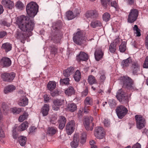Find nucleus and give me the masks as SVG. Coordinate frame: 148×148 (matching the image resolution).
<instances>
[{"mask_svg":"<svg viewBox=\"0 0 148 148\" xmlns=\"http://www.w3.org/2000/svg\"><path fill=\"white\" fill-rule=\"evenodd\" d=\"M16 22L18 27L23 31L30 32L34 29V23L27 16L24 15L20 16L18 18Z\"/></svg>","mask_w":148,"mask_h":148,"instance_id":"1","label":"nucleus"},{"mask_svg":"<svg viewBox=\"0 0 148 148\" xmlns=\"http://www.w3.org/2000/svg\"><path fill=\"white\" fill-rule=\"evenodd\" d=\"M74 35V36L73 38V42L78 45H81L86 40L90 41L92 40L87 39L85 36V32L79 29H78V31Z\"/></svg>","mask_w":148,"mask_h":148,"instance_id":"2","label":"nucleus"},{"mask_svg":"<svg viewBox=\"0 0 148 148\" xmlns=\"http://www.w3.org/2000/svg\"><path fill=\"white\" fill-rule=\"evenodd\" d=\"M38 5L35 2H31L27 4L26 10L27 15L30 17L33 18L37 14L38 11Z\"/></svg>","mask_w":148,"mask_h":148,"instance_id":"3","label":"nucleus"},{"mask_svg":"<svg viewBox=\"0 0 148 148\" xmlns=\"http://www.w3.org/2000/svg\"><path fill=\"white\" fill-rule=\"evenodd\" d=\"M116 97L119 101L122 103L128 102L130 98L122 89L118 90Z\"/></svg>","mask_w":148,"mask_h":148,"instance_id":"4","label":"nucleus"},{"mask_svg":"<svg viewBox=\"0 0 148 148\" xmlns=\"http://www.w3.org/2000/svg\"><path fill=\"white\" fill-rule=\"evenodd\" d=\"M123 82V86L130 90H134V86L132 79L129 77L124 76L121 77V79Z\"/></svg>","mask_w":148,"mask_h":148,"instance_id":"5","label":"nucleus"},{"mask_svg":"<svg viewBox=\"0 0 148 148\" xmlns=\"http://www.w3.org/2000/svg\"><path fill=\"white\" fill-rule=\"evenodd\" d=\"M138 14V12L137 9L131 10L128 16V22L130 23L134 22L136 20Z\"/></svg>","mask_w":148,"mask_h":148,"instance_id":"6","label":"nucleus"},{"mask_svg":"<svg viewBox=\"0 0 148 148\" xmlns=\"http://www.w3.org/2000/svg\"><path fill=\"white\" fill-rule=\"evenodd\" d=\"M137 127L141 129L145 126V119L141 115H137L135 116Z\"/></svg>","mask_w":148,"mask_h":148,"instance_id":"7","label":"nucleus"},{"mask_svg":"<svg viewBox=\"0 0 148 148\" xmlns=\"http://www.w3.org/2000/svg\"><path fill=\"white\" fill-rule=\"evenodd\" d=\"M127 109L122 105L118 106L116 109V112L119 118L122 119L127 113Z\"/></svg>","mask_w":148,"mask_h":148,"instance_id":"8","label":"nucleus"},{"mask_svg":"<svg viewBox=\"0 0 148 148\" xmlns=\"http://www.w3.org/2000/svg\"><path fill=\"white\" fill-rule=\"evenodd\" d=\"M15 74L14 72L4 73L1 74V77L3 80L8 82L12 81L15 77Z\"/></svg>","mask_w":148,"mask_h":148,"instance_id":"9","label":"nucleus"},{"mask_svg":"<svg viewBox=\"0 0 148 148\" xmlns=\"http://www.w3.org/2000/svg\"><path fill=\"white\" fill-rule=\"evenodd\" d=\"M95 136L99 139L103 138L105 134V132L103 128L101 127H96L94 133Z\"/></svg>","mask_w":148,"mask_h":148,"instance_id":"10","label":"nucleus"},{"mask_svg":"<svg viewBox=\"0 0 148 148\" xmlns=\"http://www.w3.org/2000/svg\"><path fill=\"white\" fill-rule=\"evenodd\" d=\"M93 120L92 117L90 116L85 118L84 125L86 129L87 130H92L93 129V125H91L90 123Z\"/></svg>","mask_w":148,"mask_h":148,"instance_id":"11","label":"nucleus"},{"mask_svg":"<svg viewBox=\"0 0 148 148\" xmlns=\"http://www.w3.org/2000/svg\"><path fill=\"white\" fill-rule=\"evenodd\" d=\"M75 122L73 120L69 121L66 126V131L68 135H70L72 133L74 130Z\"/></svg>","mask_w":148,"mask_h":148,"instance_id":"12","label":"nucleus"},{"mask_svg":"<svg viewBox=\"0 0 148 148\" xmlns=\"http://www.w3.org/2000/svg\"><path fill=\"white\" fill-rule=\"evenodd\" d=\"M79 14V12L78 10L76 9L73 13L72 11H69L67 12L66 13V16L68 20H71Z\"/></svg>","mask_w":148,"mask_h":148,"instance_id":"13","label":"nucleus"},{"mask_svg":"<svg viewBox=\"0 0 148 148\" xmlns=\"http://www.w3.org/2000/svg\"><path fill=\"white\" fill-rule=\"evenodd\" d=\"M1 65L3 67H8L11 64V61L10 59L8 57H3L0 61Z\"/></svg>","mask_w":148,"mask_h":148,"instance_id":"14","label":"nucleus"},{"mask_svg":"<svg viewBox=\"0 0 148 148\" xmlns=\"http://www.w3.org/2000/svg\"><path fill=\"white\" fill-rule=\"evenodd\" d=\"M87 18H94L98 16L97 12L95 10H91L86 11L85 14Z\"/></svg>","mask_w":148,"mask_h":148,"instance_id":"15","label":"nucleus"},{"mask_svg":"<svg viewBox=\"0 0 148 148\" xmlns=\"http://www.w3.org/2000/svg\"><path fill=\"white\" fill-rule=\"evenodd\" d=\"M64 103L63 100L61 99H57L53 101L54 105L52 107L53 109L55 111L58 110L60 106Z\"/></svg>","mask_w":148,"mask_h":148,"instance_id":"16","label":"nucleus"},{"mask_svg":"<svg viewBox=\"0 0 148 148\" xmlns=\"http://www.w3.org/2000/svg\"><path fill=\"white\" fill-rule=\"evenodd\" d=\"M77 59L79 61H86L88 59V55L84 52L81 51L77 56Z\"/></svg>","mask_w":148,"mask_h":148,"instance_id":"17","label":"nucleus"},{"mask_svg":"<svg viewBox=\"0 0 148 148\" xmlns=\"http://www.w3.org/2000/svg\"><path fill=\"white\" fill-rule=\"evenodd\" d=\"M1 3L3 5L9 9H12L14 5L13 2L10 0H3Z\"/></svg>","mask_w":148,"mask_h":148,"instance_id":"18","label":"nucleus"},{"mask_svg":"<svg viewBox=\"0 0 148 148\" xmlns=\"http://www.w3.org/2000/svg\"><path fill=\"white\" fill-rule=\"evenodd\" d=\"M94 55L96 60L97 61H99L102 58L103 53L101 49H98L96 50Z\"/></svg>","mask_w":148,"mask_h":148,"instance_id":"19","label":"nucleus"},{"mask_svg":"<svg viewBox=\"0 0 148 148\" xmlns=\"http://www.w3.org/2000/svg\"><path fill=\"white\" fill-rule=\"evenodd\" d=\"M78 135L77 134H74L73 141L71 143V147L74 148L77 147L78 145Z\"/></svg>","mask_w":148,"mask_h":148,"instance_id":"20","label":"nucleus"},{"mask_svg":"<svg viewBox=\"0 0 148 148\" xmlns=\"http://www.w3.org/2000/svg\"><path fill=\"white\" fill-rule=\"evenodd\" d=\"M74 72V68L73 67H71L63 71V75L65 77H68L73 74Z\"/></svg>","mask_w":148,"mask_h":148,"instance_id":"21","label":"nucleus"},{"mask_svg":"<svg viewBox=\"0 0 148 148\" xmlns=\"http://www.w3.org/2000/svg\"><path fill=\"white\" fill-rule=\"evenodd\" d=\"M28 103V99L25 96L22 97L18 103V104L21 106H25Z\"/></svg>","mask_w":148,"mask_h":148,"instance_id":"22","label":"nucleus"},{"mask_svg":"<svg viewBox=\"0 0 148 148\" xmlns=\"http://www.w3.org/2000/svg\"><path fill=\"white\" fill-rule=\"evenodd\" d=\"M16 89L14 86L12 85H10L5 87L4 90V93L7 94L13 92Z\"/></svg>","mask_w":148,"mask_h":148,"instance_id":"23","label":"nucleus"},{"mask_svg":"<svg viewBox=\"0 0 148 148\" xmlns=\"http://www.w3.org/2000/svg\"><path fill=\"white\" fill-rule=\"evenodd\" d=\"M49 110V106L48 104H45L41 109V112L43 116H46L48 114V112Z\"/></svg>","mask_w":148,"mask_h":148,"instance_id":"24","label":"nucleus"},{"mask_svg":"<svg viewBox=\"0 0 148 148\" xmlns=\"http://www.w3.org/2000/svg\"><path fill=\"white\" fill-rule=\"evenodd\" d=\"M131 57H129L126 59L123 60L121 63V65L124 68L128 66L130 64L132 63V62Z\"/></svg>","mask_w":148,"mask_h":148,"instance_id":"25","label":"nucleus"},{"mask_svg":"<svg viewBox=\"0 0 148 148\" xmlns=\"http://www.w3.org/2000/svg\"><path fill=\"white\" fill-rule=\"evenodd\" d=\"M91 26L93 28L100 27L102 26V25L101 22L99 20H93L91 22L90 24Z\"/></svg>","mask_w":148,"mask_h":148,"instance_id":"26","label":"nucleus"},{"mask_svg":"<svg viewBox=\"0 0 148 148\" xmlns=\"http://www.w3.org/2000/svg\"><path fill=\"white\" fill-rule=\"evenodd\" d=\"M56 86V83L54 81H49L47 85L48 89L50 91L53 90L55 88Z\"/></svg>","mask_w":148,"mask_h":148,"instance_id":"27","label":"nucleus"},{"mask_svg":"<svg viewBox=\"0 0 148 148\" xmlns=\"http://www.w3.org/2000/svg\"><path fill=\"white\" fill-rule=\"evenodd\" d=\"M18 141L22 146H24L26 144L27 138L25 137L21 136L18 138Z\"/></svg>","mask_w":148,"mask_h":148,"instance_id":"28","label":"nucleus"},{"mask_svg":"<svg viewBox=\"0 0 148 148\" xmlns=\"http://www.w3.org/2000/svg\"><path fill=\"white\" fill-rule=\"evenodd\" d=\"M77 108L76 104L73 103H70L67 105V109L68 110L71 112H74Z\"/></svg>","mask_w":148,"mask_h":148,"instance_id":"29","label":"nucleus"},{"mask_svg":"<svg viewBox=\"0 0 148 148\" xmlns=\"http://www.w3.org/2000/svg\"><path fill=\"white\" fill-rule=\"evenodd\" d=\"M65 92L68 96H71L75 94V91L72 87L70 86L65 90Z\"/></svg>","mask_w":148,"mask_h":148,"instance_id":"30","label":"nucleus"},{"mask_svg":"<svg viewBox=\"0 0 148 148\" xmlns=\"http://www.w3.org/2000/svg\"><path fill=\"white\" fill-rule=\"evenodd\" d=\"M12 45L10 43L6 42L3 44L2 48L5 50L6 52H8L11 50Z\"/></svg>","mask_w":148,"mask_h":148,"instance_id":"31","label":"nucleus"},{"mask_svg":"<svg viewBox=\"0 0 148 148\" xmlns=\"http://www.w3.org/2000/svg\"><path fill=\"white\" fill-rule=\"evenodd\" d=\"M28 123L27 121H25L22 123L18 127V130L21 131L25 130L28 127Z\"/></svg>","mask_w":148,"mask_h":148,"instance_id":"32","label":"nucleus"},{"mask_svg":"<svg viewBox=\"0 0 148 148\" xmlns=\"http://www.w3.org/2000/svg\"><path fill=\"white\" fill-rule=\"evenodd\" d=\"M16 36L17 38L21 40H24L27 37L25 35H24V33L22 32L19 31L16 32Z\"/></svg>","mask_w":148,"mask_h":148,"instance_id":"33","label":"nucleus"},{"mask_svg":"<svg viewBox=\"0 0 148 148\" xmlns=\"http://www.w3.org/2000/svg\"><path fill=\"white\" fill-rule=\"evenodd\" d=\"M84 104L86 106H92L93 104L92 99L89 97H86L85 100Z\"/></svg>","mask_w":148,"mask_h":148,"instance_id":"34","label":"nucleus"},{"mask_svg":"<svg viewBox=\"0 0 148 148\" xmlns=\"http://www.w3.org/2000/svg\"><path fill=\"white\" fill-rule=\"evenodd\" d=\"M100 75L99 77V81L100 82L103 83L106 79V77L105 73L103 71H100L99 72Z\"/></svg>","mask_w":148,"mask_h":148,"instance_id":"35","label":"nucleus"},{"mask_svg":"<svg viewBox=\"0 0 148 148\" xmlns=\"http://www.w3.org/2000/svg\"><path fill=\"white\" fill-rule=\"evenodd\" d=\"M73 77L75 80L77 82L79 81L81 78V73L79 70H77L75 73Z\"/></svg>","mask_w":148,"mask_h":148,"instance_id":"36","label":"nucleus"},{"mask_svg":"<svg viewBox=\"0 0 148 148\" xmlns=\"http://www.w3.org/2000/svg\"><path fill=\"white\" fill-rule=\"evenodd\" d=\"M57 129L53 127H49L48 128L47 133L50 135H53L56 133Z\"/></svg>","mask_w":148,"mask_h":148,"instance_id":"37","label":"nucleus"},{"mask_svg":"<svg viewBox=\"0 0 148 148\" xmlns=\"http://www.w3.org/2000/svg\"><path fill=\"white\" fill-rule=\"evenodd\" d=\"M126 42H122L119 47V50L121 52H124L126 50Z\"/></svg>","mask_w":148,"mask_h":148,"instance_id":"38","label":"nucleus"},{"mask_svg":"<svg viewBox=\"0 0 148 148\" xmlns=\"http://www.w3.org/2000/svg\"><path fill=\"white\" fill-rule=\"evenodd\" d=\"M28 113L25 112L23 114L21 115L18 119V121L20 122H22L25 119H26L28 117Z\"/></svg>","mask_w":148,"mask_h":148,"instance_id":"39","label":"nucleus"},{"mask_svg":"<svg viewBox=\"0 0 148 148\" xmlns=\"http://www.w3.org/2000/svg\"><path fill=\"white\" fill-rule=\"evenodd\" d=\"M88 80L89 83L90 84H92L95 83L96 82L95 77L92 75L88 76Z\"/></svg>","mask_w":148,"mask_h":148,"instance_id":"40","label":"nucleus"},{"mask_svg":"<svg viewBox=\"0 0 148 148\" xmlns=\"http://www.w3.org/2000/svg\"><path fill=\"white\" fill-rule=\"evenodd\" d=\"M110 18V15L108 13L106 12L103 15V20L106 21H108Z\"/></svg>","mask_w":148,"mask_h":148,"instance_id":"41","label":"nucleus"},{"mask_svg":"<svg viewBox=\"0 0 148 148\" xmlns=\"http://www.w3.org/2000/svg\"><path fill=\"white\" fill-rule=\"evenodd\" d=\"M70 81L69 78H66L64 79H61L60 80V83L61 85L64 84L68 85L69 84Z\"/></svg>","mask_w":148,"mask_h":148,"instance_id":"42","label":"nucleus"},{"mask_svg":"<svg viewBox=\"0 0 148 148\" xmlns=\"http://www.w3.org/2000/svg\"><path fill=\"white\" fill-rule=\"evenodd\" d=\"M109 49L110 52L112 53H114L116 50V45L114 44V42H112L110 44L109 46Z\"/></svg>","mask_w":148,"mask_h":148,"instance_id":"43","label":"nucleus"},{"mask_svg":"<svg viewBox=\"0 0 148 148\" xmlns=\"http://www.w3.org/2000/svg\"><path fill=\"white\" fill-rule=\"evenodd\" d=\"M15 6L18 9L21 10L24 7V5L21 2L18 1L16 2Z\"/></svg>","mask_w":148,"mask_h":148,"instance_id":"44","label":"nucleus"},{"mask_svg":"<svg viewBox=\"0 0 148 148\" xmlns=\"http://www.w3.org/2000/svg\"><path fill=\"white\" fill-rule=\"evenodd\" d=\"M86 134L85 133H83L81 134L80 142L82 144H83L86 141Z\"/></svg>","mask_w":148,"mask_h":148,"instance_id":"45","label":"nucleus"},{"mask_svg":"<svg viewBox=\"0 0 148 148\" xmlns=\"http://www.w3.org/2000/svg\"><path fill=\"white\" fill-rule=\"evenodd\" d=\"M22 109L21 108H14L11 109V111L14 114H18L21 111Z\"/></svg>","mask_w":148,"mask_h":148,"instance_id":"46","label":"nucleus"},{"mask_svg":"<svg viewBox=\"0 0 148 148\" xmlns=\"http://www.w3.org/2000/svg\"><path fill=\"white\" fill-rule=\"evenodd\" d=\"M131 69L133 75H137L139 73V72L140 69V67H136V68L133 67V68H131Z\"/></svg>","mask_w":148,"mask_h":148,"instance_id":"47","label":"nucleus"},{"mask_svg":"<svg viewBox=\"0 0 148 148\" xmlns=\"http://www.w3.org/2000/svg\"><path fill=\"white\" fill-rule=\"evenodd\" d=\"M108 5L114 7L116 9L118 8L117 3L115 1H112L111 0H110V1H109Z\"/></svg>","mask_w":148,"mask_h":148,"instance_id":"48","label":"nucleus"},{"mask_svg":"<svg viewBox=\"0 0 148 148\" xmlns=\"http://www.w3.org/2000/svg\"><path fill=\"white\" fill-rule=\"evenodd\" d=\"M101 1L102 5L104 7L106 8L108 3L110 1V0H101Z\"/></svg>","mask_w":148,"mask_h":148,"instance_id":"49","label":"nucleus"},{"mask_svg":"<svg viewBox=\"0 0 148 148\" xmlns=\"http://www.w3.org/2000/svg\"><path fill=\"white\" fill-rule=\"evenodd\" d=\"M104 125L105 127H109L110 124V120L108 119H105L104 120L103 122Z\"/></svg>","mask_w":148,"mask_h":148,"instance_id":"50","label":"nucleus"},{"mask_svg":"<svg viewBox=\"0 0 148 148\" xmlns=\"http://www.w3.org/2000/svg\"><path fill=\"white\" fill-rule=\"evenodd\" d=\"M136 67H140V64L136 61H132V63L131 68H133V67L136 68Z\"/></svg>","mask_w":148,"mask_h":148,"instance_id":"51","label":"nucleus"},{"mask_svg":"<svg viewBox=\"0 0 148 148\" xmlns=\"http://www.w3.org/2000/svg\"><path fill=\"white\" fill-rule=\"evenodd\" d=\"M44 102L45 103H48L49 102L50 99L49 96L47 94H45L44 95Z\"/></svg>","mask_w":148,"mask_h":148,"instance_id":"52","label":"nucleus"},{"mask_svg":"<svg viewBox=\"0 0 148 148\" xmlns=\"http://www.w3.org/2000/svg\"><path fill=\"white\" fill-rule=\"evenodd\" d=\"M59 122L60 123H64L65 124L66 122V119L63 116H61L60 117L59 119Z\"/></svg>","mask_w":148,"mask_h":148,"instance_id":"53","label":"nucleus"},{"mask_svg":"<svg viewBox=\"0 0 148 148\" xmlns=\"http://www.w3.org/2000/svg\"><path fill=\"white\" fill-rule=\"evenodd\" d=\"M143 67L145 68H148V56H147L143 64Z\"/></svg>","mask_w":148,"mask_h":148,"instance_id":"54","label":"nucleus"},{"mask_svg":"<svg viewBox=\"0 0 148 148\" xmlns=\"http://www.w3.org/2000/svg\"><path fill=\"white\" fill-rule=\"evenodd\" d=\"M0 24L1 25H3L4 26H7V27H9L10 25V23H7L6 21H1Z\"/></svg>","mask_w":148,"mask_h":148,"instance_id":"55","label":"nucleus"},{"mask_svg":"<svg viewBox=\"0 0 148 148\" xmlns=\"http://www.w3.org/2000/svg\"><path fill=\"white\" fill-rule=\"evenodd\" d=\"M36 128L34 126L31 127L29 129V133H31L35 132Z\"/></svg>","mask_w":148,"mask_h":148,"instance_id":"56","label":"nucleus"},{"mask_svg":"<svg viewBox=\"0 0 148 148\" xmlns=\"http://www.w3.org/2000/svg\"><path fill=\"white\" fill-rule=\"evenodd\" d=\"M88 89L87 88H86L85 90L82 92V96L85 97L88 94Z\"/></svg>","mask_w":148,"mask_h":148,"instance_id":"57","label":"nucleus"},{"mask_svg":"<svg viewBox=\"0 0 148 148\" xmlns=\"http://www.w3.org/2000/svg\"><path fill=\"white\" fill-rule=\"evenodd\" d=\"M132 148H141V145L138 143H137L133 146Z\"/></svg>","mask_w":148,"mask_h":148,"instance_id":"58","label":"nucleus"},{"mask_svg":"<svg viewBox=\"0 0 148 148\" xmlns=\"http://www.w3.org/2000/svg\"><path fill=\"white\" fill-rule=\"evenodd\" d=\"M2 107L4 111H5V110L6 111L8 110V109L6 108V104L5 103L3 102L2 103Z\"/></svg>","mask_w":148,"mask_h":148,"instance_id":"59","label":"nucleus"},{"mask_svg":"<svg viewBox=\"0 0 148 148\" xmlns=\"http://www.w3.org/2000/svg\"><path fill=\"white\" fill-rule=\"evenodd\" d=\"M57 49L56 47H53L51 49V52L52 53L55 54L57 53Z\"/></svg>","mask_w":148,"mask_h":148,"instance_id":"60","label":"nucleus"},{"mask_svg":"<svg viewBox=\"0 0 148 148\" xmlns=\"http://www.w3.org/2000/svg\"><path fill=\"white\" fill-rule=\"evenodd\" d=\"M89 106H85L84 108V113H85L86 114L88 113L89 111V110L88 108V107Z\"/></svg>","mask_w":148,"mask_h":148,"instance_id":"61","label":"nucleus"},{"mask_svg":"<svg viewBox=\"0 0 148 148\" xmlns=\"http://www.w3.org/2000/svg\"><path fill=\"white\" fill-rule=\"evenodd\" d=\"M65 124L64 123H59V127L60 129H62L65 126Z\"/></svg>","mask_w":148,"mask_h":148,"instance_id":"62","label":"nucleus"},{"mask_svg":"<svg viewBox=\"0 0 148 148\" xmlns=\"http://www.w3.org/2000/svg\"><path fill=\"white\" fill-rule=\"evenodd\" d=\"M6 35L5 32L3 31L0 32V38H2Z\"/></svg>","mask_w":148,"mask_h":148,"instance_id":"63","label":"nucleus"},{"mask_svg":"<svg viewBox=\"0 0 148 148\" xmlns=\"http://www.w3.org/2000/svg\"><path fill=\"white\" fill-rule=\"evenodd\" d=\"M133 29L134 32L137 31L139 30V29L138 28L137 25H134V26L133 27Z\"/></svg>","mask_w":148,"mask_h":148,"instance_id":"64","label":"nucleus"}]
</instances>
